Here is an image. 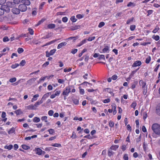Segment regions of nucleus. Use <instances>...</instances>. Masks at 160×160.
Wrapping results in <instances>:
<instances>
[{
    "mask_svg": "<svg viewBox=\"0 0 160 160\" xmlns=\"http://www.w3.org/2000/svg\"><path fill=\"white\" fill-rule=\"evenodd\" d=\"M152 129L153 132L152 136L153 138H156L160 136V125L155 123L152 126Z\"/></svg>",
    "mask_w": 160,
    "mask_h": 160,
    "instance_id": "obj_1",
    "label": "nucleus"
},
{
    "mask_svg": "<svg viewBox=\"0 0 160 160\" xmlns=\"http://www.w3.org/2000/svg\"><path fill=\"white\" fill-rule=\"evenodd\" d=\"M18 8L20 11L22 12H25L27 9V6L23 3L19 4L18 6Z\"/></svg>",
    "mask_w": 160,
    "mask_h": 160,
    "instance_id": "obj_2",
    "label": "nucleus"
},
{
    "mask_svg": "<svg viewBox=\"0 0 160 160\" xmlns=\"http://www.w3.org/2000/svg\"><path fill=\"white\" fill-rule=\"evenodd\" d=\"M10 9L8 7H4L3 9L0 8V16L4 14V11L7 12H10Z\"/></svg>",
    "mask_w": 160,
    "mask_h": 160,
    "instance_id": "obj_3",
    "label": "nucleus"
},
{
    "mask_svg": "<svg viewBox=\"0 0 160 160\" xmlns=\"http://www.w3.org/2000/svg\"><path fill=\"white\" fill-rule=\"evenodd\" d=\"M142 64L141 62L140 61H137L134 62V63L132 65V67H136L140 66Z\"/></svg>",
    "mask_w": 160,
    "mask_h": 160,
    "instance_id": "obj_4",
    "label": "nucleus"
},
{
    "mask_svg": "<svg viewBox=\"0 0 160 160\" xmlns=\"http://www.w3.org/2000/svg\"><path fill=\"white\" fill-rule=\"evenodd\" d=\"M4 18L8 22L13 19V18L12 17V16L10 14H8L7 16L5 17Z\"/></svg>",
    "mask_w": 160,
    "mask_h": 160,
    "instance_id": "obj_5",
    "label": "nucleus"
},
{
    "mask_svg": "<svg viewBox=\"0 0 160 160\" xmlns=\"http://www.w3.org/2000/svg\"><path fill=\"white\" fill-rule=\"evenodd\" d=\"M12 12L14 14H18L20 13V11L18 9V8H13L12 9Z\"/></svg>",
    "mask_w": 160,
    "mask_h": 160,
    "instance_id": "obj_6",
    "label": "nucleus"
},
{
    "mask_svg": "<svg viewBox=\"0 0 160 160\" xmlns=\"http://www.w3.org/2000/svg\"><path fill=\"white\" fill-rule=\"evenodd\" d=\"M21 3L24 4L26 5V6H29L31 4V2L29 0H21Z\"/></svg>",
    "mask_w": 160,
    "mask_h": 160,
    "instance_id": "obj_7",
    "label": "nucleus"
},
{
    "mask_svg": "<svg viewBox=\"0 0 160 160\" xmlns=\"http://www.w3.org/2000/svg\"><path fill=\"white\" fill-rule=\"evenodd\" d=\"M51 94V93L50 92L47 93L43 95L41 99H42V100L44 101Z\"/></svg>",
    "mask_w": 160,
    "mask_h": 160,
    "instance_id": "obj_8",
    "label": "nucleus"
},
{
    "mask_svg": "<svg viewBox=\"0 0 160 160\" xmlns=\"http://www.w3.org/2000/svg\"><path fill=\"white\" fill-rule=\"evenodd\" d=\"M69 93V92L68 91V90L67 89V88H66L64 90L62 94V95H63L64 96H67L68 94Z\"/></svg>",
    "mask_w": 160,
    "mask_h": 160,
    "instance_id": "obj_9",
    "label": "nucleus"
},
{
    "mask_svg": "<svg viewBox=\"0 0 160 160\" xmlns=\"http://www.w3.org/2000/svg\"><path fill=\"white\" fill-rule=\"evenodd\" d=\"M67 44L66 42H62L59 44L57 47L58 49H60L62 48L63 46H65Z\"/></svg>",
    "mask_w": 160,
    "mask_h": 160,
    "instance_id": "obj_10",
    "label": "nucleus"
},
{
    "mask_svg": "<svg viewBox=\"0 0 160 160\" xmlns=\"http://www.w3.org/2000/svg\"><path fill=\"white\" fill-rule=\"evenodd\" d=\"M36 151V153L37 154L39 155L42 154V150L39 148H36L35 149Z\"/></svg>",
    "mask_w": 160,
    "mask_h": 160,
    "instance_id": "obj_11",
    "label": "nucleus"
},
{
    "mask_svg": "<svg viewBox=\"0 0 160 160\" xmlns=\"http://www.w3.org/2000/svg\"><path fill=\"white\" fill-rule=\"evenodd\" d=\"M109 47L108 46H105L104 48L102 49V51L103 52L106 53L109 50Z\"/></svg>",
    "mask_w": 160,
    "mask_h": 160,
    "instance_id": "obj_12",
    "label": "nucleus"
},
{
    "mask_svg": "<svg viewBox=\"0 0 160 160\" xmlns=\"http://www.w3.org/2000/svg\"><path fill=\"white\" fill-rule=\"evenodd\" d=\"M118 147L119 146L118 145H112L110 147V149L111 150H112L114 151H116Z\"/></svg>",
    "mask_w": 160,
    "mask_h": 160,
    "instance_id": "obj_13",
    "label": "nucleus"
},
{
    "mask_svg": "<svg viewBox=\"0 0 160 160\" xmlns=\"http://www.w3.org/2000/svg\"><path fill=\"white\" fill-rule=\"evenodd\" d=\"M27 109L29 110H35L36 108L34 105H30L27 106Z\"/></svg>",
    "mask_w": 160,
    "mask_h": 160,
    "instance_id": "obj_14",
    "label": "nucleus"
},
{
    "mask_svg": "<svg viewBox=\"0 0 160 160\" xmlns=\"http://www.w3.org/2000/svg\"><path fill=\"white\" fill-rule=\"evenodd\" d=\"M156 113L159 115H160V103L159 104L156 108Z\"/></svg>",
    "mask_w": 160,
    "mask_h": 160,
    "instance_id": "obj_15",
    "label": "nucleus"
},
{
    "mask_svg": "<svg viewBox=\"0 0 160 160\" xmlns=\"http://www.w3.org/2000/svg\"><path fill=\"white\" fill-rule=\"evenodd\" d=\"M139 83L140 85L142 86V88H147V87H145L146 83L145 82H144L142 81H140L139 82Z\"/></svg>",
    "mask_w": 160,
    "mask_h": 160,
    "instance_id": "obj_16",
    "label": "nucleus"
},
{
    "mask_svg": "<svg viewBox=\"0 0 160 160\" xmlns=\"http://www.w3.org/2000/svg\"><path fill=\"white\" fill-rule=\"evenodd\" d=\"M36 79L35 78H32L28 81V83L29 84H31L33 83L36 80Z\"/></svg>",
    "mask_w": 160,
    "mask_h": 160,
    "instance_id": "obj_17",
    "label": "nucleus"
},
{
    "mask_svg": "<svg viewBox=\"0 0 160 160\" xmlns=\"http://www.w3.org/2000/svg\"><path fill=\"white\" fill-rule=\"evenodd\" d=\"M43 102V101L42 99L39 101L37 102L34 104L35 107H37L38 105H40Z\"/></svg>",
    "mask_w": 160,
    "mask_h": 160,
    "instance_id": "obj_18",
    "label": "nucleus"
},
{
    "mask_svg": "<svg viewBox=\"0 0 160 160\" xmlns=\"http://www.w3.org/2000/svg\"><path fill=\"white\" fill-rule=\"evenodd\" d=\"M39 95L38 94H36L34 95L33 98H32L31 100V102H33L34 101H36V100H37V98L39 97Z\"/></svg>",
    "mask_w": 160,
    "mask_h": 160,
    "instance_id": "obj_19",
    "label": "nucleus"
},
{
    "mask_svg": "<svg viewBox=\"0 0 160 160\" xmlns=\"http://www.w3.org/2000/svg\"><path fill=\"white\" fill-rule=\"evenodd\" d=\"M40 119L37 117H35L33 118V121L35 122H40Z\"/></svg>",
    "mask_w": 160,
    "mask_h": 160,
    "instance_id": "obj_20",
    "label": "nucleus"
},
{
    "mask_svg": "<svg viewBox=\"0 0 160 160\" xmlns=\"http://www.w3.org/2000/svg\"><path fill=\"white\" fill-rule=\"evenodd\" d=\"M114 153V152L111 151V150L108 149V155L109 157H111Z\"/></svg>",
    "mask_w": 160,
    "mask_h": 160,
    "instance_id": "obj_21",
    "label": "nucleus"
},
{
    "mask_svg": "<svg viewBox=\"0 0 160 160\" xmlns=\"http://www.w3.org/2000/svg\"><path fill=\"white\" fill-rule=\"evenodd\" d=\"M15 129L14 128L12 127L10 130L8 132V133L9 134H12L15 132Z\"/></svg>",
    "mask_w": 160,
    "mask_h": 160,
    "instance_id": "obj_22",
    "label": "nucleus"
},
{
    "mask_svg": "<svg viewBox=\"0 0 160 160\" xmlns=\"http://www.w3.org/2000/svg\"><path fill=\"white\" fill-rule=\"evenodd\" d=\"M52 35V33H50L47 34L46 36L42 38L45 39L46 38H49L51 37Z\"/></svg>",
    "mask_w": 160,
    "mask_h": 160,
    "instance_id": "obj_23",
    "label": "nucleus"
},
{
    "mask_svg": "<svg viewBox=\"0 0 160 160\" xmlns=\"http://www.w3.org/2000/svg\"><path fill=\"white\" fill-rule=\"evenodd\" d=\"M56 41H57L56 40H52V41H50V42H47L46 44H45L43 46V47H44V46H46L50 45V44H52V43H53L54 42Z\"/></svg>",
    "mask_w": 160,
    "mask_h": 160,
    "instance_id": "obj_24",
    "label": "nucleus"
},
{
    "mask_svg": "<svg viewBox=\"0 0 160 160\" xmlns=\"http://www.w3.org/2000/svg\"><path fill=\"white\" fill-rule=\"evenodd\" d=\"M7 4L9 7H13L14 6V5L13 2H7Z\"/></svg>",
    "mask_w": 160,
    "mask_h": 160,
    "instance_id": "obj_25",
    "label": "nucleus"
},
{
    "mask_svg": "<svg viewBox=\"0 0 160 160\" xmlns=\"http://www.w3.org/2000/svg\"><path fill=\"white\" fill-rule=\"evenodd\" d=\"M13 147V146L12 145H9L8 146H5L4 147V148L5 149H8L9 150L11 149Z\"/></svg>",
    "mask_w": 160,
    "mask_h": 160,
    "instance_id": "obj_26",
    "label": "nucleus"
},
{
    "mask_svg": "<svg viewBox=\"0 0 160 160\" xmlns=\"http://www.w3.org/2000/svg\"><path fill=\"white\" fill-rule=\"evenodd\" d=\"M134 19V18L133 17H132L131 18L128 19L127 22V24H128L131 23V22L133 21Z\"/></svg>",
    "mask_w": 160,
    "mask_h": 160,
    "instance_id": "obj_27",
    "label": "nucleus"
},
{
    "mask_svg": "<svg viewBox=\"0 0 160 160\" xmlns=\"http://www.w3.org/2000/svg\"><path fill=\"white\" fill-rule=\"evenodd\" d=\"M55 25L54 24H50L48 25V27L49 28L52 29L55 27Z\"/></svg>",
    "mask_w": 160,
    "mask_h": 160,
    "instance_id": "obj_28",
    "label": "nucleus"
},
{
    "mask_svg": "<svg viewBox=\"0 0 160 160\" xmlns=\"http://www.w3.org/2000/svg\"><path fill=\"white\" fill-rule=\"evenodd\" d=\"M86 39H85L82 41L80 43L78 44V47H80L84 44V43H85L86 42Z\"/></svg>",
    "mask_w": 160,
    "mask_h": 160,
    "instance_id": "obj_29",
    "label": "nucleus"
},
{
    "mask_svg": "<svg viewBox=\"0 0 160 160\" xmlns=\"http://www.w3.org/2000/svg\"><path fill=\"white\" fill-rule=\"evenodd\" d=\"M152 38L156 41H158L159 39V37L158 35L155 36V35H153L152 37Z\"/></svg>",
    "mask_w": 160,
    "mask_h": 160,
    "instance_id": "obj_30",
    "label": "nucleus"
},
{
    "mask_svg": "<svg viewBox=\"0 0 160 160\" xmlns=\"http://www.w3.org/2000/svg\"><path fill=\"white\" fill-rule=\"evenodd\" d=\"M151 60V58L150 56L148 57L145 60V63L147 64L149 63Z\"/></svg>",
    "mask_w": 160,
    "mask_h": 160,
    "instance_id": "obj_31",
    "label": "nucleus"
},
{
    "mask_svg": "<svg viewBox=\"0 0 160 160\" xmlns=\"http://www.w3.org/2000/svg\"><path fill=\"white\" fill-rule=\"evenodd\" d=\"M22 147L23 149L26 150H28L30 148V147L29 146H28L25 144L22 145Z\"/></svg>",
    "mask_w": 160,
    "mask_h": 160,
    "instance_id": "obj_32",
    "label": "nucleus"
},
{
    "mask_svg": "<svg viewBox=\"0 0 160 160\" xmlns=\"http://www.w3.org/2000/svg\"><path fill=\"white\" fill-rule=\"evenodd\" d=\"M73 102L75 104L77 105L79 103L78 100L75 98H73L72 99Z\"/></svg>",
    "mask_w": 160,
    "mask_h": 160,
    "instance_id": "obj_33",
    "label": "nucleus"
},
{
    "mask_svg": "<svg viewBox=\"0 0 160 160\" xmlns=\"http://www.w3.org/2000/svg\"><path fill=\"white\" fill-rule=\"evenodd\" d=\"M14 112L16 113L17 115H19L22 113V111L20 109H18L17 110L15 111Z\"/></svg>",
    "mask_w": 160,
    "mask_h": 160,
    "instance_id": "obj_34",
    "label": "nucleus"
},
{
    "mask_svg": "<svg viewBox=\"0 0 160 160\" xmlns=\"http://www.w3.org/2000/svg\"><path fill=\"white\" fill-rule=\"evenodd\" d=\"M135 6V4L133 2H130L127 5L128 7H134Z\"/></svg>",
    "mask_w": 160,
    "mask_h": 160,
    "instance_id": "obj_35",
    "label": "nucleus"
},
{
    "mask_svg": "<svg viewBox=\"0 0 160 160\" xmlns=\"http://www.w3.org/2000/svg\"><path fill=\"white\" fill-rule=\"evenodd\" d=\"M79 38V37L78 36H77L76 37H70L68 38V39L69 40H71L72 39H73V41H74L76 40L77 39Z\"/></svg>",
    "mask_w": 160,
    "mask_h": 160,
    "instance_id": "obj_36",
    "label": "nucleus"
},
{
    "mask_svg": "<svg viewBox=\"0 0 160 160\" xmlns=\"http://www.w3.org/2000/svg\"><path fill=\"white\" fill-rule=\"evenodd\" d=\"M70 20L72 22H75L77 20V19L75 18V17L74 16L70 18Z\"/></svg>",
    "mask_w": 160,
    "mask_h": 160,
    "instance_id": "obj_37",
    "label": "nucleus"
},
{
    "mask_svg": "<svg viewBox=\"0 0 160 160\" xmlns=\"http://www.w3.org/2000/svg\"><path fill=\"white\" fill-rule=\"evenodd\" d=\"M20 2H21V0H13V2L14 5L15 4H19Z\"/></svg>",
    "mask_w": 160,
    "mask_h": 160,
    "instance_id": "obj_38",
    "label": "nucleus"
},
{
    "mask_svg": "<svg viewBox=\"0 0 160 160\" xmlns=\"http://www.w3.org/2000/svg\"><path fill=\"white\" fill-rule=\"evenodd\" d=\"M114 123L113 122H112L111 121H110L109 122V125L110 127L111 128H112L114 127Z\"/></svg>",
    "mask_w": 160,
    "mask_h": 160,
    "instance_id": "obj_39",
    "label": "nucleus"
},
{
    "mask_svg": "<svg viewBox=\"0 0 160 160\" xmlns=\"http://www.w3.org/2000/svg\"><path fill=\"white\" fill-rule=\"evenodd\" d=\"M45 19H42L38 22V23L37 24V26H38L41 24L43 22L45 21Z\"/></svg>",
    "mask_w": 160,
    "mask_h": 160,
    "instance_id": "obj_40",
    "label": "nucleus"
},
{
    "mask_svg": "<svg viewBox=\"0 0 160 160\" xmlns=\"http://www.w3.org/2000/svg\"><path fill=\"white\" fill-rule=\"evenodd\" d=\"M136 28V26L134 25H132L130 26V29L131 31H134Z\"/></svg>",
    "mask_w": 160,
    "mask_h": 160,
    "instance_id": "obj_41",
    "label": "nucleus"
},
{
    "mask_svg": "<svg viewBox=\"0 0 160 160\" xmlns=\"http://www.w3.org/2000/svg\"><path fill=\"white\" fill-rule=\"evenodd\" d=\"M105 25V23L104 22H101L99 24L98 27L99 28H101L103 26Z\"/></svg>",
    "mask_w": 160,
    "mask_h": 160,
    "instance_id": "obj_42",
    "label": "nucleus"
},
{
    "mask_svg": "<svg viewBox=\"0 0 160 160\" xmlns=\"http://www.w3.org/2000/svg\"><path fill=\"white\" fill-rule=\"evenodd\" d=\"M24 51L23 49L22 48H19L18 49V52L19 53H21Z\"/></svg>",
    "mask_w": 160,
    "mask_h": 160,
    "instance_id": "obj_43",
    "label": "nucleus"
},
{
    "mask_svg": "<svg viewBox=\"0 0 160 160\" xmlns=\"http://www.w3.org/2000/svg\"><path fill=\"white\" fill-rule=\"evenodd\" d=\"M159 29V28L158 27L156 26L155 28L153 30L152 32L155 33L157 32Z\"/></svg>",
    "mask_w": 160,
    "mask_h": 160,
    "instance_id": "obj_44",
    "label": "nucleus"
},
{
    "mask_svg": "<svg viewBox=\"0 0 160 160\" xmlns=\"http://www.w3.org/2000/svg\"><path fill=\"white\" fill-rule=\"evenodd\" d=\"M99 57L98 58V59L99 60H101L102 59H103L104 60L105 59V56L104 55H101L99 56Z\"/></svg>",
    "mask_w": 160,
    "mask_h": 160,
    "instance_id": "obj_45",
    "label": "nucleus"
},
{
    "mask_svg": "<svg viewBox=\"0 0 160 160\" xmlns=\"http://www.w3.org/2000/svg\"><path fill=\"white\" fill-rule=\"evenodd\" d=\"M19 65V64L18 63H16L14 64H13L11 66V67L12 68H15L17 67Z\"/></svg>",
    "mask_w": 160,
    "mask_h": 160,
    "instance_id": "obj_46",
    "label": "nucleus"
},
{
    "mask_svg": "<svg viewBox=\"0 0 160 160\" xmlns=\"http://www.w3.org/2000/svg\"><path fill=\"white\" fill-rule=\"evenodd\" d=\"M25 63H26L25 61V60H22L21 62L20 63L19 65L21 66H23L25 65Z\"/></svg>",
    "mask_w": 160,
    "mask_h": 160,
    "instance_id": "obj_47",
    "label": "nucleus"
},
{
    "mask_svg": "<svg viewBox=\"0 0 160 160\" xmlns=\"http://www.w3.org/2000/svg\"><path fill=\"white\" fill-rule=\"evenodd\" d=\"M79 88L80 90V92L81 94L83 95L84 93V90L83 89L81 88V87H79Z\"/></svg>",
    "mask_w": 160,
    "mask_h": 160,
    "instance_id": "obj_48",
    "label": "nucleus"
},
{
    "mask_svg": "<svg viewBox=\"0 0 160 160\" xmlns=\"http://www.w3.org/2000/svg\"><path fill=\"white\" fill-rule=\"evenodd\" d=\"M56 51V49H53L51 50H50L49 52L50 53V54L52 55Z\"/></svg>",
    "mask_w": 160,
    "mask_h": 160,
    "instance_id": "obj_49",
    "label": "nucleus"
},
{
    "mask_svg": "<svg viewBox=\"0 0 160 160\" xmlns=\"http://www.w3.org/2000/svg\"><path fill=\"white\" fill-rule=\"evenodd\" d=\"M48 131L49 132V133L51 134H52L54 132V130L52 129H48Z\"/></svg>",
    "mask_w": 160,
    "mask_h": 160,
    "instance_id": "obj_50",
    "label": "nucleus"
},
{
    "mask_svg": "<svg viewBox=\"0 0 160 160\" xmlns=\"http://www.w3.org/2000/svg\"><path fill=\"white\" fill-rule=\"evenodd\" d=\"M47 116H43L41 118V120L42 121H45V122H47L48 121L47 120Z\"/></svg>",
    "mask_w": 160,
    "mask_h": 160,
    "instance_id": "obj_51",
    "label": "nucleus"
},
{
    "mask_svg": "<svg viewBox=\"0 0 160 160\" xmlns=\"http://www.w3.org/2000/svg\"><path fill=\"white\" fill-rule=\"evenodd\" d=\"M136 105H137L136 103L135 102H133L131 105V107L132 108L134 109L135 107H136Z\"/></svg>",
    "mask_w": 160,
    "mask_h": 160,
    "instance_id": "obj_52",
    "label": "nucleus"
},
{
    "mask_svg": "<svg viewBox=\"0 0 160 160\" xmlns=\"http://www.w3.org/2000/svg\"><path fill=\"white\" fill-rule=\"evenodd\" d=\"M16 80V78H13L10 79L9 81L11 82H13Z\"/></svg>",
    "mask_w": 160,
    "mask_h": 160,
    "instance_id": "obj_53",
    "label": "nucleus"
},
{
    "mask_svg": "<svg viewBox=\"0 0 160 160\" xmlns=\"http://www.w3.org/2000/svg\"><path fill=\"white\" fill-rule=\"evenodd\" d=\"M153 12V11L152 10H150L147 11L148 14L147 16H149L151 14H152Z\"/></svg>",
    "mask_w": 160,
    "mask_h": 160,
    "instance_id": "obj_54",
    "label": "nucleus"
},
{
    "mask_svg": "<svg viewBox=\"0 0 160 160\" xmlns=\"http://www.w3.org/2000/svg\"><path fill=\"white\" fill-rule=\"evenodd\" d=\"M95 38V37H89L88 39V40L90 41H91L92 40L94 39Z\"/></svg>",
    "mask_w": 160,
    "mask_h": 160,
    "instance_id": "obj_55",
    "label": "nucleus"
},
{
    "mask_svg": "<svg viewBox=\"0 0 160 160\" xmlns=\"http://www.w3.org/2000/svg\"><path fill=\"white\" fill-rule=\"evenodd\" d=\"M68 20V18L66 17H65L62 18V21L64 22H66Z\"/></svg>",
    "mask_w": 160,
    "mask_h": 160,
    "instance_id": "obj_56",
    "label": "nucleus"
},
{
    "mask_svg": "<svg viewBox=\"0 0 160 160\" xmlns=\"http://www.w3.org/2000/svg\"><path fill=\"white\" fill-rule=\"evenodd\" d=\"M139 68H138L137 69H136V70L134 71H132V72L131 75V76H133L134 74L139 69Z\"/></svg>",
    "mask_w": 160,
    "mask_h": 160,
    "instance_id": "obj_57",
    "label": "nucleus"
},
{
    "mask_svg": "<svg viewBox=\"0 0 160 160\" xmlns=\"http://www.w3.org/2000/svg\"><path fill=\"white\" fill-rule=\"evenodd\" d=\"M53 111L52 110H50L48 112V114L50 116H52V115L53 113Z\"/></svg>",
    "mask_w": 160,
    "mask_h": 160,
    "instance_id": "obj_58",
    "label": "nucleus"
},
{
    "mask_svg": "<svg viewBox=\"0 0 160 160\" xmlns=\"http://www.w3.org/2000/svg\"><path fill=\"white\" fill-rule=\"evenodd\" d=\"M58 82L59 83H63L64 82V80L62 79H58Z\"/></svg>",
    "mask_w": 160,
    "mask_h": 160,
    "instance_id": "obj_59",
    "label": "nucleus"
},
{
    "mask_svg": "<svg viewBox=\"0 0 160 160\" xmlns=\"http://www.w3.org/2000/svg\"><path fill=\"white\" fill-rule=\"evenodd\" d=\"M65 12H58L57 13V15H65Z\"/></svg>",
    "mask_w": 160,
    "mask_h": 160,
    "instance_id": "obj_60",
    "label": "nucleus"
},
{
    "mask_svg": "<svg viewBox=\"0 0 160 160\" xmlns=\"http://www.w3.org/2000/svg\"><path fill=\"white\" fill-rule=\"evenodd\" d=\"M9 40V39L8 38V37H4L3 39V41L4 42H6L8 41Z\"/></svg>",
    "mask_w": 160,
    "mask_h": 160,
    "instance_id": "obj_61",
    "label": "nucleus"
},
{
    "mask_svg": "<svg viewBox=\"0 0 160 160\" xmlns=\"http://www.w3.org/2000/svg\"><path fill=\"white\" fill-rule=\"evenodd\" d=\"M52 145L55 147H59L61 146V145L60 144L58 143H55Z\"/></svg>",
    "mask_w": 160,
    "mask_h": 160,
    "instance_id": "obj_62",
    "label": "nucleus"
},
{
    "mask_svg": "<svg viewBox=\"0 0 160 160\" xmlns=\"http://www.w3.org/2000/svg\"><path fill=\"white\" fill-rule=\"evenodd\" d=\"M103 102L104 103H108L110 102V99L109 98H108L103 100Z\"/></svg>",
    "mask_w": 160,
    "mask_h": 160,
    "instance_id": "obj_63",
    "label": "nucleus"
},
{
    "mask_svg": "<svg viewBox=\"0 0 160 160\" xmlns=\"http://www.w3.org/2000/svg\"><path fill=\"white\" fill-rule=\"evenodd\" d=\"M123 159L125 160H128V155L127 154H124L123 157Z\"/></svg>",
    "mask_w": 160,
    "mask_h": 160,
    "instance_id": "obj_64",
    "label": "nucleus"
}]
</instances>
